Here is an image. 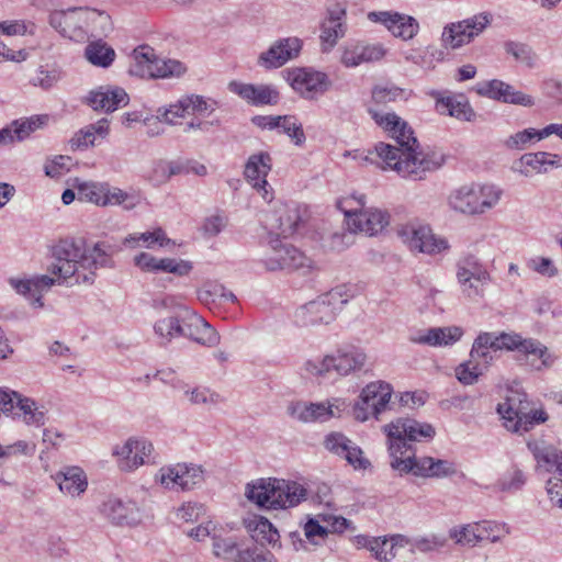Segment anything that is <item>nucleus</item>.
<instances>
[{
	"label": "nucleus",
	"mask_w": 562,
	"mask_h": 562,
	"mask_svg": "<svg viewBox=\"0 0 562 562\" xmlns=\"http://www.w3.org/2000/svg\"><path fill=\"white\" fill-rule=\"evenodd\" d=\"M503 191L493 184H465L451 192L449 206L461 214L481 215L493 209Z\"/></svg>",
	"instance_id": "0eeeda50"
},
{
	"label": "nucleus",
	"mask_w": 562,
	"mask_h": 562,
	"mask_svg": "<svg viewBox=\"0 0 562 562\" xmlns=\"http://www.w3.org/2000/svg\"><path fill=\"white\" fill-rule=\"evenodd\" d=\"M392 392V386L389 383L383 381L371 382L361 391V403H370L373 417L379 419L380 415L389 408Z\"/></svg>",
	"instance_id": "c756f323"
},
{
	"label": "nucleus",
	"mask_w": 562,
	"mask_h": 562,
	"mask_svg": "<svg viewBox=\"0 0 562 562\" xmlns=\"http://www.w3.org/2000/svg\"><path fill=\"white\" fill-rule=\"evenodd\" d=\"M186 71V65L177 59L159 58L154 60L150 66V77L153 78L181 77Z\"/></svg>",
	"instance_id": "37998d69"
},
{
	"label": "nucleus",
	"mask_w": 562,
	"mask_h": 562,
	"mask_svg": "<svg viewBox=\"0 0 562 562\" xmlns=\"http://www.w3.org/2000/svg\"><path fill=\"white\" fill-rule=\"evenodd\" d=\"M476 92L482 97H487L504 103H512L527 108L535 105V100L531 95L516 90L513 86L498 79H493L479 85Z\"/></svg>",
	"instance_id": "a211bd4d"
},
{
	"label": "nucleus",
	"mask_w": 562,
	"mask_h": 562,
	"mask_svg": "<svg viewBox=\"0 0 562 562\" xmlns=\"http://www.w3.org/2000/svg\"><path fill=\"white\" fill-rule=\"evenodd\" d=\"M346 11L336 8L328 12V18L322 24L321 38L329 48L334 47L339 38L346 33V26L342 22Z\"/></svg>",
	"instance_id": "7c9ffc66"
},
{
	"label": "nucleus",
	"mask_w": 562,
	"mask_h": 562,
	"mask_svg": "<svg viewBox=\"0 0 562 562\" xmlns=\"http://www.w3.org/2000/svg\"><path fill=\"white\" fill-rule=\"evenodd\" d=\"M189 315H192L191 310L186 306H177L171 315L155 323V334L167 342L176 337L191 335L188 327L190 323Z\"/></svg>",
	"instance_id": "412c9836"
},
{
	"label": "nucleus",
	"mask_w": 562,
	"mask_h": 562,
	"mask_svg": "<svg viewBox=\"0 0 562 562\" xmlns=\"http://www.w3.org/2000/svg\"><path fill=\"white\" fill-rule=\"evenodd\" d=\"M189 317L190 323L188 327L191 335H186V337L207 347L216 346L220 342L218 333L203 318L198 316L194 312H192V315H189Z\"/></svg>",
	"instance_id": "473e14b6"
},
{
	"label": "nucleus",
	"mask_w": 562,
	"mask_h": 562,
	"mask_svg": "<svg viewBox=\"0 0 562 562\" xmlns=\"http://www.w3.org/2000/svg\"><path fill=\"white\" fill-rule=\"evenodd\" d=\"M102 514L115 525H135L139 513L134 503H124L119 498H109L101 506Z\"/></svg>",
	"instance_id": "c85d7f7f"
},
{
	"label": "nucleus",
	"mask_w": 562,
	"mask_h": 562,
	"mask_svg": "<svg viewBox=\"0 0 562 562\" xmlns=\"http://www.w3.org/2000/svg\"><path fill=\"white\" fill-rule=\"evenodd\" d=\"M457 278L463 294L475 299L483 295V286L487 283L490 276L476 265L465 261L459 265Z\"/></svg>",
	"instance_id": "b1692460"
},
{
	"label": "nucleus",
	"mask_w": 562,
	"mask_h": 562,
	"mask_svg": "<svg viewBox=\"0 0 562 562\" xmlns=\"http://www.w3.org/2000/svg\"><path fill=\"white\" fill-rule=\"evenodd\" d=\"M63 78V71L53 67L50 69L40 67L35 76L31 79V83L34 87H40L43 90L53 88Z\"/></svg>",
	"instance_id": "5fc2aeb1"
},
{
	"label": "nucleus",
	"mask_w": 562,
	"mask_h": 562,
	"mask_svg": "<svg viewBox=\"0 0 562 562\" xmlns=\"http://www.w3.org/2000/svg\"><path fill=\"white\" fill-rule=\"evenodd\" d=\"M356 470H366L371 463L363 457V451L355 442H351L346 453L342 457Z\"/></svg>",
	"instance_id": "774afa93"
},
{
	"label": "nucleus",
	"mask_w": 562,
	"mask_h": 562,
	"mask_svg": "<svg viewBox=\"0 0 562 562\" xmlns=\"http://www.w3.org/2000/svg\"><path fill=\"white\" fill-rule=\"evenodd\" d=\"M492 23L487 12L474 14L468 19L447 24L441 33V43L446 48L459 49L470 44L482 34Z\"/></svg>",
	"instance_id": "9d476101"
},
{
	"label": "nucleus",
	"mask_w": 562,
	"mask_h": 562,
	"mask_svg": "<svg viewBox=\"0 0 562 562\" xmlns=\"http://www.w3.org/2000/svg\"><path fill=\"white\" fill-rule=\"evenodd\" d=\"M347 225L352 232H361L369 236L382 232L389 224V214L379 209H361L347 212Z\"/></svg>",
	"instance_id": "6ab92c4d"
},
{
	"label": "nucleus",
	"mask_w": 562,
	"mask_h": 562,
	"mask_svg": "<svg viewBox=\"0 0 562 562\" xmlns=\"http://www.w3.org/2000/svg\"><path fill=\"white\" fill-rule=\"evenodd\" d=\"M477 524L471 522L462 526H457L450 529L449 537L454 540L457 544L465 547H475L480 543Z\"/></svg>",
	"instance_id": "49530a36"
},
{
	"label": "nucleus",
	"mask_w": 562,
	"mask_h": 562,
	"mask_svg": "<svg viewBox=\"0 0 562 562\" xmlns=\"http://www.w3.org/2000/svg\"><path fill=\"white\" fill-rule=\"evenodd\" d=\"M237 542L232 538L213 537V553L217 558L231 559L237 557Z\"/></svg>",
	"instance_id": "0e129e2a"
},
{
	"label": "nucleus",
	"mask_w": 562,
	"mask_h": 562,
	"mask_svg": "<svg viewBox=\"0 0 562 562\" xmlns=\"http://www.w3.org/2000/svg\"><path fill=\"white\" fill-rule=\"evenodd\" d=\"M154 450L151 442L145 439H128L123 446L114 449V454L125 460L122 469H136L150 461V454Z\"/></svg>",
	"instance_id": "393cba45"
},
{
	"label": "nucleus",
	"mask_w": 562,
	"mask_h": 562,
	"mask_svg": "<svg viewBox=\"0 0 562 562\" xmlns=\"http://www.w3.org/2000/svg\"><path fill=\"white\" fill-rule=\"evenodd\" d=\"M229 90L252 105L276 104L279 93L276 89L267 85H251L238 81H232L228 85Z\"/></svg>",
	"instance_id": "a878e982"
},
{
	"label": "nucleus",
	"mask_w": 562,
	"mask_h": 562,
	"mask_svg": "<svg viewBox=\"0 0 562 562\" xmlns=\"http://www.w3.org/2000/svg\"><path fill=\"white\" fill-rule=\"evenodd\" d=\"M436 108L441 114H447L467 122L472 121L475 116V113L468 101L458 100L453 97L438 99Z\"/></svg>",
	"instance_id": "c9c22d12"
},
{
	"label": "nucleus",
	"mask_w": 562,
	"mask_h": 562,
	"mask_svg": "<svg viewBox=\"0 0 562 562\" xmlns=\"http://www.w3.org/2000/svg\"><path fill=\"white\" fill-rule=\"evenodd\" d=\"M462 336V329L457 326L434 327L418 330L411 335L409 341L431 347L449 346L458 341Z\"/></svg>",
	"instance_id": "bb28decb"
},
{
	"label": "nucleus",
	"mask_w": 562,
	"mask_h": 562,
	"mask_svg": "<svg viewBox=\"0 0 562 562\" xmlns=\"http://www.w3.org/2000/svg\"><path fill=\"white\" fill-rule=\"evenodd\" d=\"M108 191V182H83L78 186V199L102 206Z\"/></svg>",
	"instance_id": "de8ad7c7"
},
{
	"label": "nucleus",
	"mask_w": 562,
	"mask_h": 562,
	"mask_svg": "<svg viewBox=\"0 0 562 562\" xmlns=\"http://www.w3.org/2000/svg\"><path fill=\"white\" fill-rule=\"evenodd\" d=\"M184 395L192 405L213 406L222 401L220 394L204 386L193 387L192 390L187 389L184 390Z\"/></svg>",
	"instance_id": "603ef678"
},
{
	"label": "nucleus",
	"mask_w": 562,
	"mask_h": 562,
	"mask_svg": "<svg viewBox=\"0 0 562 562\" xmlns=\"http://www.w3.org/2000/svg\"><path fill=\"white\" fill-rule=\"evenodd\" d=\"M483 372V368L475 363L471 358L469 361L461 363L456 369L458 380L465 385L474 384Z\"/></svg>",
	"instance_id": "052dcab7"
},
{
	"label": "nucleus",
	"mask_w": 562,
	"mask_h": 562,
	"mask_svg": "<svg viewBox=\"0 0 562 562\" xmlns=\"http://www.w3.org/2000/svg\"><path fill=\"white\" fill-rule=\"evenodd\" d=\"M111 246L98 243L87 249L81 240L60 239L52 248L53 261L47 271L52 276L41 274L31 279L10 278V285L24 296L32 299L34 307H43L42 292L69 279L75 283H93L95 271L111 262Z\"/></svg>",
	"instance_id": "f257e3e1"
},
{
	"label": "nucleus",
	"mask_w": 562,
	"mask_h": 562,
	"mask_svg": "<svg viewBox=\"0 0 562 562\" xmlns=\"http://www.w3.org/2000/svg\"><path fill=\"white\" fill-rule=\"evenodd\" d=\"M23 420L27 425L43 426L46 422V409L38 405L33 398L23 396L18 397L16 406Z\"/></svg>",
	"instance_id": "e433bc0d"
},
{
	"label": "nucleus",
	"mask_w": 562,
	"mask_h": 562,
	"mask_svg": "<svg viewBox=\"0 0 562 562\" xmlns=\"http://www.w3.org/2000/svg\"><path fill=\"white\" fill-rule=\"evenodd\" d=\"M374 540L378 541V548L371 549V553L375 559L385 562L394 559L398 549L408 544V540L402 535H394L390 538L375 537Z\"/></svg>",
	"instance_id": "4c0bfd02"
},
{
	"label": "nucleus",
	"mask_w": 562,
	"mask_h": 562,
	"mask_svg": "<svg viewBox=\"0 0 562 562\" xmlns=\"http://www.w3.org/2000/svg\"><path fill=\"white\" fill-rule=\"evenodd\" d=\"M397 235L412 251L435 256L449 248L446 238L435 235L429 225L419 222L401 225Z\"/></svg>",
	"instance_id": "9b49d317"
},
{
	"label": "nucleus",
	"mask_w": 562,
	"mask_h": 562,
	"mask_svg": "<svg viewBox=\"0 0 562 562\" xmlns=\"http://www.w3.org/2000/svg\"><path fill=\"white\" fill-rule=\"evenodd\" d=\"M138 241H143L147 248H154L155 245H158L159 247H169L175 245V243L167 237L161 227H158L153 232L130 235L125 238L124 244L132 245L133 243Z\"/></svg>",
	"instance_id": "79ce46f5"
},
{
	"label": "nucleus",
	"mask_w": 562,
	"mask_h": 562,
	"mask_svg": "<svg viewBox=\"0 0 562 562\" xmlns=\"http://www.w3.org/2000/svg\"><path fill=\"white\" fill-rule=\"evenodd\" d=\"M527 447L538 463L553 468L562 462V451L553 446L544 445V442L537 440H529Z\"/></svg>",
	"instance_id": "58836bf2"
},
{
	"label": "nucleus",
	"mask_w": 562,
	"mask_h": 562,
	"mask_svg": "<svg viewBox=\"0 0 562 562\" xmlns=\"http://www.w3.org/2000/svg\"><path fill=\"white\" fill-rule=\"evenodd\" d=\"M340 401L334 400L333 402L326 403H308L310 412L313 417V422H326L337 414L334 409L340 412Z\"/></svg>",
	"instance_id": "bf43d9fd"
},
{
	"label": "nucleus",
	"mask_w": 562,
	"mask_h": 562,
	"mask_svg": "<svg viewBox=\"0 0 562 562\" xmlns=\"http://www.w3.org/2000/svg\"><path fill=\"white\" fill-rule=\"evenodd\" d=\"M374 122L381 126L396 145L379 143L375 153L385 166L396 171L401 177L422 180L426 172L438 169L442 160H435L417 151L418 142L412 127L395 113H380L369 110Z\"/></svg>",
	"instance_id": "7ed1b4c3"
},
{
	"label": "nucleus",
	"mask_w": 562,
	"mask_h": 562,
	"mask_svg": "<svg viewBox=\"0 0 562 562\" xmlns=\"http://www.w3.org/2000/svg\"><path fill=\"white\" fill-rule=\"evenodd\" d=\"M536 140H541L539 138V130L526 128L510 135L504 144L508 149L522 150L528 144Z\"/></svg>",
	"instance_id": "4d7b16f0"
},
{
	"label": "nucleus",
	"mask_w": 562,
	"mask_h": 562,
	"mask_svg": "<svg viewBox=\"0 0 562 562\" xmlns=\"http://www.w3.org/2000/svg\"><path fill=\"white\" fill-rule=\"evenodd\" d=\"M272 169V158L269 153L260 151L248 157L244 177L252 186L254 189L261 194L263 200L271 201L272 193L269 191L267 176Z\"/></svg>",
	"instance_id": "dca6fc26"
},
{
	"label": "nucleus",
	"mask_w": 562,
	"mask_h": 562,
	"mask_svg": "<svg viewBox=\"0 0 562 562\" xmlns=\"http://www.w3.org/2000/svg\"><path fill=\"white\" fill-rule=\"evenodd\" d=\"M245 496L261 508L286 509L305 501L307 488L292 480L260 477L246 484Z\"/></svg>",
	"instance_id": "20e7f679"
},
{
	"label": "nucleus",
	"mask_w": 562,
	"mask_h": 562,
	"mask_svg": "<svg viewBox=\"0 0 562 562\" xmlns=\"http://www.w3.org/2000/svg\"><path fill=\"white\" fill-rule=\"evenodd\" d=\"M288 80L301 98L314 101L331 88L328 75L314 68H295L289 72Z\"/></svg>",
	"instance_id": "ddd939ff"
},
{
	"label": "nucleus",
	"mask_w": 562,
	"mask_h": 562,
	"mask_svg": "<svg viewBox=\"0 0 562 562\" xmlns=\"http://www.w3.org/2000/svg\"><path fill=\"white\" fill-rule=\"evenodd\" d=\"M115 56V50L102 40L90 42L85 48V57L91 65L97 67H110Z\"/></svg>",
	"instance_id": "f704fd0d"
},
{
	"label": "nucleus",
	"mask_w": 562,
	"mask_h": 562,
	"mask_svg": "<svg viewBox=\"0 0 562 562\" xmlns=\"http://www.w3.org/2000/svg\"><path fill=\"white\" fill-rule=\"evenodd\" d=\"M387 437L391 468L403 474H413L424 479H445L457 474L452 461L432 457H416L412 442L430 439L435 428L430 424L415 419L398 418L383 427Z\"/></svg>",
	"instance_id": "f03ea898"
},
{
	"label": "nucleus",
	"mask_w": 562,
	"mask_h": 562,
	"mask_svg": "<svg viewBox=\"0 0 562 562\" xmlns=\"http://www.w3.org/2000/svg\"><path fill=\"white\" fill-rule=\"evenodd\" d=\"M128 94L121 87L101 86L91 90L86 102L94 111L113 112L128 103Z\"/></svg>",
	"instance_id": "4be33fe9"
},
{
	"label": "nucleus",
	"mask_w": 562,
	"mask_h": 562,
	"mask_svg": "<svg viewBox=\"0 0 562 562\" xmlns=\"http://www.w3.org/2000/svg\"><path fill=\"white\" fill-rule=\"evenodd\" d=\"M156 480L167 490L191 491L204 481V470L193 463H177L162 467Z\"/></svg>",
	"instance_id": "f8f14e48"
},
{
	"label": "nucleus",
	"mask_w": 562,
	"mask_h": 562,
	"mask_svg": "<svg viewBox=\"0 0 562 562\" xmlns=\"http://www.w3.org/2000/svg\"><path fill=\"white\" fill-rule=\"evenodd\" d=\"M111 30L112 21L106 12L85 8V40L89 36L106 35Z\"/></svg>",
	"instance_id": "72a5a7b5"
},
{
	"label": "nucleus",
	"mask_w": 562,
	"mask_h": 562,
	"mask_svg": "<svg viewBox=\"0 0 562 562\" xmlns=\"http://www.w3.org/2000/svg\"><path fill=\"white\" fill-rule=\"evenodd\" d=\"M278 128L286 134L295 145H302L305 142L302 124L299 123L297 119L293 115L281 116Z\"/></svg>",
	"instance_id": "6e6d98bb"
},
{
	"label": "nucleus",
	"mask_w": 562,
	"mask_h": 562,
	"mask_svg": "<svg viewBox=\"0 0 562 562\" xmlns=\"http://www.w3.org/2000/svg\"><path fill=\"white\" fill-rule=\"evenodd\" d=\"M187 106L188 115L193 116H210L213 112H215L217 108V102L213 99L205 98L200 94H187L183 95Z\"/></svg>",
	"instance_id": "ea45409f"
},
{
	"label": "nucleus",
	"mask_w": 562,
	"mask_h": 562,
	"mask_svg": "<svg viewBox=\"0 0 562 562\" xmlns=\"http://www.w3.org/2000/svg\"><path fill=\"white\" fill-rule=\"evenodd\" d=\"M526 483L525 474L519 469H513L503 475L497 482V487L503 492L514 493L519 491Z\"/></svg>",
	"instance_id": "680f3d73"
},
{
	"label": "nucleus",
	"mask_w": 562,
	"mask_h": 562,
	"mask_svg": "<svg viewBox=\"0 0 562 562\" xmlns=\"http://www.w3.org/2000/svg\"><path fill=\"white\" fill-rule=\"evenodd\" d=\"M347 302L342 288H335L299 307L294 314L295 323L301 327L327 325Z\"/></svg>",
	"instance_id": "1a4fd4ad"
},
{
	"label": "nucleus",
	"mask_w": 562,
	"mask_h": 562,
	"mask_svg": "<svg viewBox=\"0 0 562 562\" xmlns=\"http://www.w3.org/2000/svg\"><path fill=\"white\" fill-rule=\"evenodd\" d=\"M368 19L384 25L395 37L412 40L419 31V24L413 16L393 11H372Z\"/></svg>",
	"instance_id": "f3484780"
},
{
	"label": "nucleus",
	"mask_w": 562,
	"mask_h": 562,
	"mask_svg": "<svg viewBox=\"0 0 562 562\" xmlns=\"http://www.w3.org/2000/svg\"><path fill=\"white\" fill-rule=\"evenodd\" d=\"M48 23L64 37L76 42L85 41V8L54 10L48 15Z\"/></svg>",
	"instance_id": "2eb2a0df"
},
{
	"label": "nucleus",
	"mask_w": 562,
	"mask_h": 562,
	"mask_svg": "<svg viewBox=\"0 0 562 562\" xmlns=\"http://www.w3.org/2000/svg\"><path fill=\"white\" fill-rule=\"evenodd\" d=\"M276 228L284 238L292 236L307 218L305 206L296 202L280 204L274 211Z\"/></svg>",
	"instance_id": "5701e85b"
},
{
	"label": "nucleus",
	"mask_w": 562,
	"mask_h": 562,
	"mask_svg": "<svg viewBox=\"0 0 562 562\" xmlns=\"http://www.w3.org/2000/svg\"><path fill=\"white\" fill-rule=\"evenodd\" d=\"M300 49L301 44L296 37L279 40L259 55L258 65L266 69L282 67L289 60L295 58Z\"/></svg>",
	"instance_id": "aec40b11"
},
{
	"label": "nucleus",
	"mask_w": 562,
	"mask_h": 562,
	"mask_svg": "<svg viewBox=\"0 0 562 562\" xmlns=\"http://www.w3.org/2000/svg\"><path fill=\"white\" fill-rule=\"evenodd\" d=\"M494 355L495 353L491 350L488 346L482 347V345H479V339L475 338L470 352V358L475 363L482 367L483 370H486L488 366L494 361Z\"/></svg>",
	"instance_id": "69168bd1"
},
{
	"label": "nucleus",
	"mask_w": 562,
	"mask_h": 562,
	"mask_svg": "<svg viewBox=\"0 0 562 562\" xmlns=\"http://www.w3.org/2000/svg\"><path fill=\"white\" fill-rule=\"evenodd\" d=\"M236 562H272V554L255 542L251 547L238 549Z\"/></svg>",
	"instance_id": "13d9d810"
},
{
	"label": "nucleus",
	"mask_w": 562,
	"mask_h": 562,
	"mask_svg": "<svg viewBox=\"0 0 562 562\" xmlns=\"http://www.w3.org/2000/svg\"><path fill=\"white\" fill-rule=\"evenodd\" d=\"M48 121L47 115H36L31 116L22 121H15L14 125V135L18 140H23L31 135V133L35 132L40 127L46 124Z\"/></svg>",
	"instance_id": "864d4df0"
},
{
	"label": "nucleus",
	"mask_w": 562,
	"mask_h": 562,
	"mask_svg": "<svg viewBox=\"0 0 562 562\" xmlns=\"http://www.w3.org/2000/svg\"><path fill=\"white\" fill-rule=\"evenodd\" d=\"M505 50L507 54L512 55L517 61L526 65L529 68H533L537 64V54L529 45L525 43L512 41L507 42L505 43Z\"/></svg>",
	"instance_id": "8fccbe9b"
},
{
	"label": "nucleus",
	"mask_w": 562,
	"mask_h": 562,
	"mask_svg": "<svg viewBox=\"0 0 562 562\" xmlns=\"http://www.w3.org/2000/svg\"><path fill=\"white\" fill-rule=\"evenodd\" d=\"M71 158L69 156H56L54 159L47 161L44 166L45 175L49 178H59L66 171H69V162Z\"/></svg>",
	"instance_id": "338daca9"
},
{
	"label": "nucleus",
	"mask_w": 562,
	"mask_h": 562,
	"mask_svg": "<svg viewBox=\"0 0 562 562\" xmlns=\"http://www.w3.org/2000/svg\"><path fill=\"white\" fill-rule=\"evenodd\" d=\"M270 250L262 260L269 271L280 269H300L306 265L307 258L296 247L283 243L279 237L269 240Z\"/></svg>",
	"instance_id": "4468645a"
},
{
	"label": "nucleus",
	"mask_w": 562,
	"mask_h": 562,
	"mask_svg": "<svg viewBox=\"0 0 562 562\" xmlns=\"http://www.w3.org/2000/svg\"><path fill=\"white\" fill-rule=\"evenodd\" d=\"M367 362L368 356L361 348L345 346L322 358L307 360L304 370L317 379H329L334 374L344 378L361 371Z\"/></svg>",
	"instance_id": "39448f33"
},
{
	"label": "nucleus",
	"mask_w": 562,
	"mask_h": 562,
	"mask_svg": "<svg viewBox=\"0 0 562 562\" xmlns=\"http://www.w3.org/2000/svg\"><path fill=\"white\" fill-rule=\"evenodd\" d=\"M351 442L344 434L334 431L325 437L324 446L331 453L342 458Z\"/></svg>",
	"instance_id": "e2e57ef3"
},
{
	"label": "nucleus",
	"mask_w": 562,
	"mask_h": 562,
	"mask_svg": "<svg viewBox=\"0 0 562 562\" xmlns=\"http://www.w3.org/2000/svg\"><path fill=\"white\" fill-rule=\"evenodd\" d=\"M188 115L184 97H181L177 102L169 106H161L157 110V120L159 122L175 125L178 119H183Z\"/></svg>",
	"instance_id": "3c124183"
},
{
	"label": "nucleus",
	"mask_w": 562,
	"mask_h": 562,
	"mask_svg": "<svg viewBox=\"0 0 562 562\" xmlns=\"http://www.w3.org/2000/svg\"><path fill=\"white\" fill-rule=\"evenodd\" d=\"M480 542L490 541L492 543L501 542L510 532L509 527L505 522H497L494 520L476 521Z\"/></svg>",
	"instance_id": "c03bdc74"
},
{
	"label": "nucleus",
	"mask_w": 562,
	"mask_h": 562,
	"mask_svg": "<svg viewBox=\"0 0 562 562\" xmlns=\"http://www.w3.org/2000/svg\"><path fill=\"white\" fill-rule=\"evenodd\" d=\"M135 64L130 68L132 75L150 77V66L154 60H158L155 56L154 49L147 46H140L134 50Z\"/></svg>",
	"instance_id": "09e8293b"
},
{
	"label": "nucleus",
	"mask_w": 562,
	"mask_h": 562,
	"mask_svg": "<svg viewBox=\"0 0 562 562\" xmlns=\"http://www.w3.org/2000/svg\"><path fill=\"white\" fill-rule=\"evenodd\" d=\"M476 339H479V345H482V347L488 346L494 353L505 349L518 350L525 355H535L541 360V364L537 367L538 370L551 368L555 361V357L539 340L522 338L518 334L481 333Z\"/></svg>",
	"instance_id": "6e6552de"
},
{
	"label": "nucleus",
	"mask_w": 562,
	"mask_h": 562,
	"mask_svg": "<svg viewBox=\"0 0 562 562\" xmlns=\"http://www.w3.org/2000/svg\"><path fill=\"white\" fill-rule=\"evenodd\" d=\"M248 530L251 539L259 546L265 548L266 544H269L272 548H280V535L267 518H255L248 524Z\"/></svg>",
	"instance_id": "2f4dec72"
},
{
	"label": "nucleus",
	"mask_w": 562,
	"mask_h": 562,
	"mask_svg": "<svg viewBox=\"0 0 562 562\" xmlns=\"http://www.w3.org/2000/svg\"><path fill=\"white\" fill-rule=\"evenodd\" d=\"M140 202L138 194L127 193L120 188H111L108 183V191L104 201L101 202L102 206L106 205H123L124 210H133Z\"/></svg>",
	"instance_id": "a18cd8bd"
},
{
	"label": "nucleus",
	"mask_w": 562,
	"mask_h": 562,
	"mask_svg": "<svg viewBox=\"0 0 562 562\" xmlns=\"http://www.w3.org/2000/svg\"><path fill=\"white\" fill-rule=\"evenodd\" d=\"M543 158H546V151L525 154L515 162L514 170L525 177H529L532 171L547 172L548 168H543Z\"/></svg>",
	"instance_id": "a19ab883"
},
{
	"label": "nucleus",
	"mask_w": 562,
	"mask_h": 562,
	"mask_svg": "<svg viewBox=\"0 0 562 562\" xmlns=\"http://www.w3.org/2000/svg\"><path fill=\"white\" fill-rule=\"evenodd\" d=\"M497 413L503 419L504 427L514 434L524 435L532 430L537 425L548 420L547 412L530 407L525 392L508 390L505 401L497 405Z\"/></svg>",
	"instance_id": "423d86ee"
},
{
	"label": "nucleus",
	"mask_w": 562,
	"mask_h": 562,
	"mask_svg": "<svg viewBox=\"0 0 562 562\" xmlns=\"http://www.w3.org/2000/svg\"><path fill=\"white\" fill-rule=\"evenodd\" d=\"M53 479L60 492L70 497L79 496L88 486L86 473L79 467H64Z\"/></svg>",
	"instance_id": "cd10ccee"
}]
</instances>
